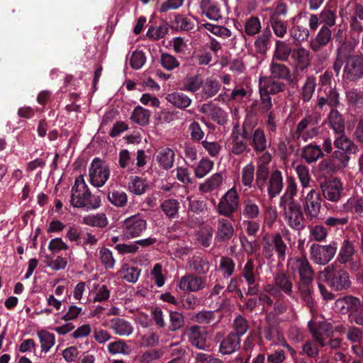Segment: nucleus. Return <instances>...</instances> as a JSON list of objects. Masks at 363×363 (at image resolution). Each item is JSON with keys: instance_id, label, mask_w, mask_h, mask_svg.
<instances>
[{"instance_id": "1", "label": "nucleus", "mask_w": 363, "mask_h": 363, "mask_svg": "<svg viewBox=\"0 0 363 363\" xmlns=\"http://www.w3.org/2000/svg\"><path fill=\"white\" fill-rule=\"evenodd\" d=\"M70 203L74 208L87 209H95L100 206L101 200L99 197H91L82 175L75 179L72 189Z\"/></svg>"}, {"instance_id": "2", "label": "nucleus", "mask_w": 363, "mask_h": 363, "mask_svg": "<svg viewBox=\"0 0 363 363\" xmlns=\"http://www.w3.org/2000/svg\"><path fill=\"white\" fill-rule=\"evenodd\" d=\"M319 279L329 281L330 285L336 290L347 289L350 286L349 274L346 271L338 270L333 265H328L319 274Z\"/></svg>"}, {"instance_id": "3", "label": "nucleus", "mask_w": 363, "mask_h": 363, "mask_svg": "<svg viewBox=\"0 0 363 363\" xmlns=\"http://www.w3.org/2000/svg\"><path fill=\"white\" fill-rule=\"evenodd\" d=\"M89 176L90 183L93 186L101 187L105 184L109 178V167L103 160L94 158L90 164Z\"/></svg>"}, {"instance_id": "4", "label": "nucleus", "mask_w": 363, "mask_h": 363, "mask_svg": "<svg viewBox=\"0 0 363 363\" xmlns=\"http://www.w3.org/2000/svg\"><path fill=\"white\" fill-rule=\"evenodd\" d=\"M282 210V215L290 228L296 230H301L304 227V216L301 205L294 203L279 207Z\"/></svg>"}, {"instance_id": "5", "label": "nucleus", "mask_w": 363, "mask_h": 363, "mask_svg": "<svg viewBox=\"0 0 363 363\" xmlns=\"http://www.w3.org/2000/svg\"><path fill=\"white\" fill-rule=\"evenodd\" d=\"M239 205V196L235 187L230 189L220 199L217 211L220 215L231 218Z\"/></svg>"}, {"instance_id": "6", "label": "nucleus", "mask_w": 363, "mask_h": 363, "mask_svg": "<svg viewBox=\"0 0 363 363\" xmlns=\"http://www.w3.org/2000/svg\"><path fill=\"white\" fill-rule=\"evenodd\" d=\"M146 228V220L138 214L134 215L123 220L122 233L126 238H134L140 236Z\"/></svg>"}, {"instance_id": "7", "label": "nucleus", "mask_w": 363, "mask_h": 363, "mask_svg": "<svg viewBox=\"0 0 363 363\" xmlns=\"http://www.w3.org/2000/svg\"><path fill=\"white\" fill-rule=\"evenodd\" d=\"M337 249L335 243L324 246L313 244L310 247L311 258L316 264H325L334 257Z\"/></svg>"}, {"instance_id": "8", "label": "nucleus", "mask_w": 363, "mask_h": 363, "mask_svg": "<svg viewBox=\"0 0 363 363\" xmlns=\"http://www.w3.org/2000/svg\"><path fill=\"white\" fill-rule=\"evenodd\" d=\"M344 76L350 81H357L363 77V56L350 55L345 62Z\"/></svg>"}, {"instance_id": "9", "label": "nucleus", "mask_w": 363, "mask_h": 363, "mask_svg": "<svg viewBox=\"0 0 363 363\" xmlns=\"http://www.w3.org/2000/svg\"><path fill=\"white\" fill-rule=\"evenodd\" d=\"M189 342L199 350H208L210 347L207 342L208 335L205 329L199 325H192L185 330Z\"/></svg>"}, {"instance_id": "10", "label": "nucleus", "mask_w": 363, "mask_h": 363, "mask_svg": "<svg viewBox=\"0 0 363 363\" xmlns=\"http://www.w3.org/2000/svg\"><path fill=\"white\" fill-rule=\"evenodd\" d=\"M303 208L308 218H316L320 211L321 197L315 189H311L304 197Z\"/></svg>"}, {"instance_id": "11", "label": "nucleus", "mask_w": 363, "mask_h": 363, "mask_svg": "<svg viewBox=\"0 0 363 363\" xmlns=\"http://www.w3.org/2000/svg\"><path fill=\"white\" fill-rule=\"evenodd\" d=\"M206 279L193 274H187L180 278L178 287L182 291L196 292L204 289Z\"/></svg>"}, {"instance_id": "12", "label": "nucleus", "mask_w": 363, "mask_h": 363, "mask_svg": "<svg viewBox=\"0 0 363 363\" xmlns=\"http://www.w3.org/2000/svg\"><path fill=\"white\" fill-rule=\"evenodd\" d=\"M289 264L292 271L298 273L299 280L304 281H313V271L305 257L294 258L290 261Z\"/></svg>"}, {"instance_id": "13", "label": "nucleus", "mask_w": 363, "mask_h": 363, "mask_svg": "<svg viewBox=\"0 0 363 363\" xmlns=\"http://www.w3.org/2000/svg\"><path fill=\"white\" fill-rule=\"evenodd\" d=\"M308 325L315 340L318 342L320 346L324 347L326 345L327 339L331 336L333 333L331 324L323 322L318 325H315L313 320H310Z\"/></svg>"}, {"instance_id": "14", "label": "nucleus", "mask_w": 363, "mask_h": 363, "mask_svg": "<svg viewBox=\"0 0 363 363\" xmlns=\"http://www.w3.org/2000/svg\"><path fill=\"white\" fill-rule=\"evenodd\" d=\"M316 123L310 117L304 118L297 125L296 133L298 137L306 142L318 134Z\"/></svg>"}, {"instance_id": "15", "label": "nucleus", "mask_w": 363, "mask_h": 363, "mask_svg": "<svg viewBox=\"0 0 363 363\" xmlns=\"http://www.w3.org/2000/svg\"><path fill=\"white\" fill-rule=\"evenodd\" d=\"M322 191L325 198L330 201L336 202L341 197L342 185L340 181L335 178L325 182L322 186Z\"/></svg>"}, {"instance_id": "16", "label": "nucleus", "mask_w": 363, "mask_h": 363, "mask_svg": "<svg viewBox=\"0 0 363 363\" xmlns=\"http://www.w3.org/2000/svg\"><path fill=\"white\" fill-rule=\"evenodd\" d=\"M109 328L116 335L128 337L134 330L133 325L128 320L121 318H114L109 320Z\"/></svg>"}, {"instance_id": "17", "label": "nucleus", "mask_w": 363, "mask_h": 363, "mask_svg": "<svg viewBox=\"0 0 363 363\" xmlns=\"http://www.w3.org/2000/svg\"><path fill=\"white\" fill-rule=\"evenodd\" d=\"M291 59L294 67L301 70L306 69L311 64L310 52L303 47L293 49Z\"/></svg>"}, {"instance_id": "18", "label": "nucleus", "mask_w": 363, "mask_h": 363, "mask_svg": "<svg viewBox=\"0 0 363 363\" xmlns=\"http://www.w3.org/2000/svg\"><path fill=\"white\" fill-rule=\"evenodd\" d=\"M332 40V31L326 26H323L313 40L310 43V48L314 52L320 51L323 47L326 46Z\"/></svg>"}, {"instance_id": "19", "label": "nucleus", "mask_w": 363, "mask_h": 363, "mask_svg": "<svg viewBox=\"0 0 363 363\" xmlns=\"http://www.w3.org/2000/svg\"><path fill=\"white\" fill-rule=\"evenodd\" d=\"M242 277L248 284L247 294H257L258 292V287L256 284V270L252 259H248L245 263L242 270Z\"/></svg>"}, {"instance_id": "20", "label": "nucleus", "mask_w": 363, "mask_h": 363, "mask_svg": "<svg viewBox=\"0 0 363 363\" xmlns=\"http://www.w3.org/2000/svg\"><path fill=\"white\" fill-rule=\"evenodd\" d=\"M283 176L281 172L275 169L272 172L269 177L267 193L270 198L278 196L283 189Z\"/></svg>"}, {"instance_id": "21", "label": "nucleus", "mask_w": 363, "mask_h": 363, "mask_svg": "<svg viewBox=\"0 0 363 363\" xmlns=\"http://www.w3.org/2000/svg\"><path fill=\"white\" fill-rule=\"evenodd\" d=\"M339 15L342 19L363 20V6L360 4L349 3L340 8Z\"/></svg>"}, {"instance_id": "22", "label": "nucleus", "mask_w": 363, "mask_h": 363, "mask_svg": "<svg viewBox=\"0 0 363 363\" xmlns=\"http://www.w3.org/2000/svg\"><path fill=\"white\" fill-rule=\"evenodd\" d=\"M234 234V228L231 222L225 218L218 219L216 225V240L220 242L231 239Z\"/></svg>"}, {"instance_id": "23", "label": "nucleus", "mask_w": 363, "mask_h": 363, "mask_svg": "<svg viewBox=\"0 0 363 363\" xmlns=\"http://www.w3.org/2000/svg\"><path fill=\"white\" fill-rule=\"evenodd\" d=\"M240 346V337L234 333H231L221 341L219 350L223 354H230L237 351Z\"/></svg>"}, {"instance_id": "24", "label": "nucleus", "mask_w": 363, "mask_h": 363, "mask_svg": "<svg viewBox=\"0 0 363 363\" xmlns=\"http://www.w3.org/2000/svg\"><path fill=\"white\" fill-rule=\"evenodd\" d=\"M297 194V184L293 178L287 180V185L284 194L280 197L279 206L285 207L286 205L298 203L294 199Z\"/></svg>"}, {"instance_id": "25", "label": "nucleus", "mask_w": 363, "mask_h": 363, "mask_svg": "<svg viewBox=\"0 0 363 363\" xmlns=\"http://www.w3.org/2000/svg\"><path fill=\"white\" fill-rule=\"evenodd\" d=\"M201 7L202 13L210 20L218 21L221 18L220 8L217 2L212 0H202Z\"/></svg>"}, {"instance_id": "26", "label": "nucleus", "mask_w": 363, "mask_h": 363, "mask_svg": "<svg viewBox=\"0 0 363 363\" xmlns=\"http://www.w3.org/2000/svg\"><path fill=\"white\" fill-rule=\"evenodd\" d=\"M223 182V177L221 173H215L206 179L199 186V190L203 193H208L219 189Z\"/></svg>"}, {"instance_id": "27", "label": "nucleus", "mask_w": 363, "mask_h": 363, "mask_svg": "<svg viewBox=\"0 0 363 363\" xmlns=\"http://www.w3.org/2000/svg\"><path fill=\"white\" fill-rule=\"evenodd\" d=\"M151 112L141 106H137L131 113L130 121L140 125L147 126L150 123Z\"/></svg>"}, {"instance_id": "28", "label": "nucleus", "mask_w": 363, "mask_h": 363, "mask_svg": "<svg viewBox=\"0 0 363 363\" xmlns=\"http://www.w3.org/2000/svg\"><path fill=\"white\" fill-rule=\"evenodd\" d=\"M156 160L160 167L164 169H169L174 164V152L169 147L162 148L157 153Z\"/></svg>"}, {"instance_id": "29", "label": "nucleus", "mask_w": 363, "mask_h": 363, "mask_svg": "<svg viewBox=\"0 0 363 363\" xmlns=\"http://www.w3.org/2000/svg\"><path fill=\"white\" fill-rule=\"evenodd\" d=\"M293 50L289 44L283 40H277L273 55V59L279 61L286 62L289 56H291Z\"/></svg>"}, {"instance_id": "30", "label": "nucleus", "mask_w": 363, "mask_h": 363, "mask_svg": "<svg viewBox=\"0 0 363 363\" xmlns=\"http://www.w3.org/2000/svg\"><path fill=\"white\" fill-rule=\"evenodd\" d=\"M301 156L307 163H311L323 157V152L320 146L310 144L303 148Z\"/></svg>"}, {"instance_id": "31", "label": "nucleus", "mask_w": 363, "mask_h": 363, "mask_svg": "<svg viewBox=\"0 0 363 363\" xmlns=\"http://www.w3.org/2000/svg\"><path fill=\"white\" fill-rule=\"evenodd\" d=\"M166 99L174 106L184 109L189 107L191 104V99L186 94L182 92H173L169 94Z\"/></svg>"}, {"instance_id": "32", "label": "nucleus", "mask_w": 363, "mask_h": 363, "mask_svg": "<svg viewBox=\"0 0 363 363\" xmlns=\"http://www.w3.org/2000/svg\"><path fill=\"white\" fill-rule=\"evenodd\" d=\"M140 274V270L130 267L126 263L123 264L118 272V274L121 279L130 283H135L138 280Z\"/></svg>"}, {"instance_id": "33", "label": "nucleus", "mask_w": 363, "mask_h": 363, "mask_svg": "<svg viewBox=\"0 0 363 363\" xmlns=\"http://www.w3.org/2000/svg\"><path fill=\"white\" fill-rule=\"evenodd\" d=\"M194 26V21L182 14H176L171 23V28L177 31H188Z\"/></svg>"}, {"instance_id": "34", "label": "nucleus", "mask_w": 363, "mask_h": 363, "mask_svg": "<svg viewBox=\"0 0 363 363\" xmlns=\"http://www.w3.org/2000/svg\"><path fill=\"white\" fill-rule=\"evenodd\" d=\"M342 210L347 213H354L363 217V199L359 197L350 198L343 205Z\"/></svg>"}, {"instance_id": "35", "label": "nucleus", "mask_w": 363, "mask_h": 363, "mask_svg": "<svg viewBox=\"0 0 363 363\" xmlns=\"http://www.w3.org/2000/svg\"><path fill=\"white\" fill-rule=\"evenodd\" d=\"M313 281H304L299 280L298 284V289L301 298L306 303V304L312 309L313 307V300L312 298V288L311 284Z\"/></svg>"}, {"instance_id": "36", "label": "nucleus", "mask_w": 363, "mask_h": 363, "mask_svg": "<svg viewBox=\"0 0 363 363\" xmlns=\"http://www.w3.org/2000/svg\"><path fill=\"white\" fill-rule=\"evenodd\" d=\"M42 352L47 353L54 346L55 343V335L45 330H40L37 332Z\"/></svg>"}, {"instance_id": "37", "label": "nucleus", "mask_w": 363, "mask_h": 363, "mask_svg": "<svg viewBox=\"0 0 363 363\" xmlns=\"http://www.w3.org/2000/svg\"><path fill=\"white\" fill-rule=\"evenodd\" d=\"M233 142L231 152L235 155H240L247 149V140L245 136L240 133H233Z\"/></svg>"}, {"instance_id": "38", "label": "nucleus", "mask_w": 363, "mask_h": 363, "mask_svg": "<svg viewBox=\"0 0 363 363\" xmlns=\"http://www.w3.org/2000/svg\"><path fill=\"white\" fill-rule=\"evenodd\" d=\"M214 162L207 157H203L194 168L196 177L199 179L203 178L213 168Z\"/></svg>"}, {"instance_id": "39", "label": "nucleus", "mask_w": 363, "mask_h": 363, "mask_svg": "<svg viewBox=\"0 0 363 363\" xmlns=\"http://www.w3.org/2000/svg\"><path fill=\"white\" fill-rule=\"evenodd\" d=\"M328 118L330 126L334 130L335 133L337 134L344 133L345 123L342 116L337 110L332 109Z\"/></svg>"}, {"instance_id": "40", "label": "nucleus", "mask_w": 363, "mask_h": 363, "mask_svg": "<svg viewBox=\"0 0 363 363\" xmlns=\"http://www.w3.org/2000/svg\"><path fill=\"white\" fill-rule=\"evenodd\" d=\"M83 223L87 225L104 228L108 224V219L104 213L88 215L83 218Z\"/></svg>"}, {"instance_id": "41", "label": "nucleus", "mask_w": 363, "mask_h": 363, "mask_svg": "<svg viewBox=\"0 0 363 363\" xmlns=\"http://www.w3.org/2000/svg\"><path fill=\"white\" fill-rule=\"evenodd\" d=\"M269 23L274 34L280 38H283L287 33V25L285 21H281L275 16H270Z\"/></svg>"}, {"instance_id": "42", "label": "nucleus", "mask_w": 363, "mask_h": 363, "mask_svg": "<svg viewBox=\"0 0 363 363\" xmlns=\"http://www.w3.org/2000/svg\"><path fill=\"white\" fill-rule=\"evenodd\" d=\"M270 73L273 78L289 79L291 78L289 69L283 64L273 61L270 65Z\"/></svg>"}, {"instance_id": "43", "label": "nucleus", "mask_w": 363, "mask_h": 363, "mask_svg": "<svg viewBox=\"0 0 363 363\" xmlns=\"http://www.w3.org/2000/svg\"><path fill=\"white\" fill-rule=\"evenodd\" d=\"M334 143L337 149L345 152L354 153L357 150L353 142L342 134L335 139Z\"/></svg>"}, {"instance_id": "44", "label": "nucleus", "mask_w": 363, "mask_h": 363, "mask_svg": "<svg viewBox=\"0 0 363 363\" xmlns=\"http://www.w3.org/2000/svg\"><path fill=\"white\" fill-rule=\"evenodd\" d=\"M276 286L285 294L290 295L292 291L293 284L289 278L283 272L277 273L274 277Z\"/></svg>"}, {"instance_id": "45", "label": "nucleus", "mask_w": 363, "mask_h": 363, "mask_svg": "<svg viewBox=\"0 0 363 363\" xmlns=\"http://www.w3.org/2000/svg\"><path fill=\"white\" fill-rule=\"evenodd\" d=\"M261 28V21L257 16H251L247 19L245 23L244 31L247 35L253 36L258 34L260 32Z\"/></svg>"}, {"instance_id": "46", "label": "nucleus", "mask_w": 363, "mask_h": 363, "mask_svg": "<svg viewBox=\"0 0 363 363\" xmlns=\"http://www.w3.org/2000/svg\"><path fill=\"white\" fill-rule=\"evenodd\" d=\"M189 264L199 274H204L209 270L208 262L201 256H194L190 260Z\"/></svg>"}, {"instance_id": "47", "label": "nucleus", "mask_w": 363, "mask_h": 363, "mask_svg": "<svg viewBox=\"0 0 363 363\" xmlns=\"http://www.w3.org/2000/svg\"><path fill=\"white\" fill-rule=\"evenodd\" d=\"M262 82L263 92L267 94H275L284 91V84L281 82H274L271 79H259Z\"/></svg>"}, {"instance_id": "48", "label": "nucleus", "mask_w": 363, "mask_h": 363, "mask_svg": "<svg viewBox=\"0 0 363 363\" xmlns=\"http://www.w3.org/2000/svg\"><path fill=\"white\" fill-rule=\"evenodd\" d=\"M161 208L167 216L174 218L178 214L179 203L176 199H169L162 203Z\"/></svg>"}, {"instance_id": "49", "label": "nucleus", "mask_w": 363, "mask_h": 363, "mask_svg": "<svg viewBox=\"0 0 363 363\" xmlns=\"http://www.w3.org/2000/svg\"><path fill=\"white\" fill-rule=\"evenodd\" d=\"M255 178V165L250 162L244 166L241 170V182L243 186L250 188Z\"/></svg>"}, {"instance_id": "50", "label": "nucleus", "mask_w": 363, "mask_h": 363, "mask_svg": "<svg viewBox=\"0 0 363 363\" xmlns=\"http://www.w3.org/2000/svg\"><path fill=\"white\" fill-rule=\"evenodd\" d=\"M320 23H324L323 26L333 27L336 23L337 15L335 10L330 7H324V9L319 13Z\"/></svg>"}, {"instance_id": "51", "label": "nucleus", "mask_w": 363, "mask_h": 363, "mask_svg": "<svg viewBox=\"0 0 363 363\" xmlns=\"http://www.w3.org/2000/svg\"><path fill=\"white\" fill-rule=\"evenodd\" d=\"M147 185L144 179L139 177H133L128 184V189L135 195H141L145 193Z\"/></svg>"}, {"instance_id": "52", "label": "nucleus", "mask_w": 363, "mask_h": 363, "mask_svg": "<svg viewBox=\"0 0 363 363\" xmlns=\"http://www.w3.org/2000/svg\"><path fill=\"white\" fill-rule=\"evenodd\" d=\"M289 33L291 38L297 42H303L309 36L308 30L304 26L294 25L289 29Z\"/></svg>"}, {"instance_id": "53", "label": "nucleus", "mask_w": 363, "mask_h": 363, "mask_svg": "<svg viewBox=\"0 0 363 363\" xmlns=\"http://www.w3.org/2000/svg\"><path fill=\"white\" fill-rule=\"evenodd\" d=\"M107 350L111 354H128L130 351V347L121 340L110 342L107 346Z\"/></svg>"}, {"instance_id": "54", "label": "nucleus", "mask_w": 363, "mask_h": 363, "mask_svg": "<svg viewBox=\"0 0 363 363\" xmlns=\"http://www.w3.org/2000/svg\"><path fill=\"white\" fill-rule=\"evenodd\" d=\"M252 144L256 151H263L267 147V140L263 130L256 129L252 135Z\"/></svg>"}, {"instance_id": "55", "label": "nucleus", "mask_w": 363, "mask_h": 363, "mask_svg": "<svg viewBox=\"0 0 363 363\" xmlns=\"http://www.w3.org/2000/svg\"><path fill=\"white\" fill-rule=\"evenodd\" d=\"M220 85L218 81L207 79L202 89L203 97L208 99L213 96L218 91Z\"/></svg>"}, {"instance_id": "56", "label": "nucleus", "mask_w": 363, "mask_h": 363, "mask_svg": "<svg viewBox=\"0 0 363 363\" xmlns=\"http://www.w3.org/2000/svg\"><path fill=\"white\" fill-rule=\"evenodd\" d=\"M354 254V247L347 240L343 242L342 246L338 255V260L342 264H345L351 260Z\"/></svg>"}, {"instance_id": "57", "label": "nucleus", "mask_w": 363, "mask_h": 363, "mask_svg": "<svg viewBox=\"0 0 363 363\" xmlns=\"http://www.w3.org/2000/svg\"><path fill=\"white\" fill-rule=\"evenodd\" d=\"M271 37L272 34L269 30H264L257 37L255 46L259 52H264L267 50Z\"/></svg>"}, {"instance_id": "58", "label": "nucleus", "mask_w": 363, "mask_h": 363, "mask_svg": "<svg viewBox=\"0 0 363 363\" xmlns=\"http://www.w3.org/2000/svg\"><path fill=\"white\" fill-rule=\"evenodd\" d=\"M269 240L276 250L279 258L284 259L286 256V245L284 242L281 236L279 233L274 234Z\"/></svg>"}, {"instance_id": "59", "label": "nucleus", "mask_w": 363, "mask_h": 363, "mask_svg": "<svg viewBox=\"0 0 363 363\" xmlns=\"http://www.w3.org/2000/svg\"><path fill=\"white\" fill-rule=\"evenodd\" d=\"M99 257L106 269L113 268L116 261L112 252L109 249L106 247L100 248Z\"/></svg>"}, {"instance_id": "60", "label": "nucleus", "mask_w": 363, "mask_h": 363, "mask_svg": "<svg viewBox=\"0 0 363 363\" xmlns=\"http://www.w3.org/2000/svg\"><path fill=\"white\" fill-rule=\"evenodd\" d=\"M160 63L162 67L168 71L173 70L180 65L179 60L174 56L169 53L162 54Z\"/></svg>"}, {"instance_id": "61", "label": "nucleus", "mask_w": 363, "mask_h": 363, "mask_svg": "<svg viewBox=\"0 0 363 363\" xmlns=\"http://www.w3.org/2000/svg\"><path fill=\"white\" fill-rule=\"evenodd\" d=\"M184 324V317L182 313L178 311H171L169 313V330L176 331L182 328Z\"/></svg>"}, {"instance_id": "62", "label": "nucleus", "mask_w": 363, "mask_h": 363, "mask_svg": "<svg viewBox=\"0 0 363 363\" xmlns=\"http://www.w3.org/2000/svg\"><path fill=\"white\" fill-rule=\"evenodd\" d=\"M109 201L118 207L124 206L128 201L127 195L125 192L118 190H114L108 195Z\"/></svg>"}, {"instance_id": "63", "label": "nucleus", "mask_w": 363, "mask_h": 363, "mask_svg": "<svg viewBox=\"0 0 363 363\" xmlns=\"http://www.w3.org/2000/svg\"><path fill=\"white\" fill-rule=\"evenodd\" d=\"M316 84L314 77H308L302 89V99L308 101L312 98Z\"/></svg>"}, {"instance_id": "64", "label": "nucleus", "mask_w": 363, "mask_h": 363, "mask_svg": "<svg viewBox=\"0 0 363 363\" xmlns=\"http://www.w3.org/2000/svg\"><path fill=\"white\" fill-rule=\"evenodd\" d=\"M296 172L303 189L310 186L311 177L308 167L303 164L297 165Z\"/></svg>"}]
</instances>
